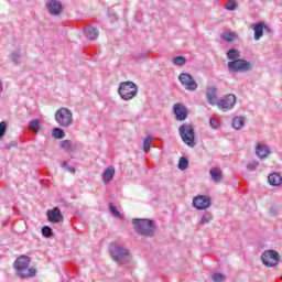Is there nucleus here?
Listing matches in <instances>:
<instances>
[{
	"label": "nucleus",
	"instance_id": "obj_9",
	"mask_svg": "<svg viewBox=\"0 0 282 282\" xmlns=\"http://www.w3.org/2000/svg\"><path fill=\"white\" fill-rule=\"evenodd\" d=\"M178 80L187 91H195L197 89V83L188 73H181L178 76Z\"/></svg>",
	"mask_w": 282,
	"mask_h": 282
},
{
	"label": "nucleus",
	"instance_id": "obj_16",
	"mask_svg": "<svg viewBox=\"0 0 282 282\" xmlns=\"http://www.w3.org/2000/svg\"><path fill=\"white\" fill-rule=\"evenodd\" d=\"M270 153H271V151H270V147L268 144L258 143L256 145V155L260 160H265L268 158V155H270Z\"/></svg>",
	"mask_w": 282,
	"mask_h": 282
},
{
	"label": "nucleus",
	"instance_id": "obj_24",
	"mask_svg": "<svg viewBox=\"0 0 282 282\" xmlns=\"http://www.w3.org/2000/svg\"><path fill=\"white\" fill-rule=\"evenodd\" d=\"M59 147L64 151H74V149H76V145H74V142H72V140L61 141Z\"/></svg>",
	"mask_w": 282,
	"mask_h": 282
},
{
	"label": "nucleus",
	"instance_id": "obj_25",
	"mask_svg": "<svg viewBox=\"0 0 282 282\" xmlns=\"http://www.w3.org/2000/svg\"><path fill=\"white\" fill-rule=\"evenodd\" d=\"M221 41H225L226 43H232L235 39H237V34L232 32H225L220 35Z\"/></svg>",
	"mask_w": 282,
	"mask_h": 282
},
{
	"label": "nucleus",
	"instance_id": "obj_35",
	"mask_svg": "<svg viewBox=\"0 0 282 282\" xmlns=\"http://www.w3.org/2000/svg\"><path fill=\"white\" fill-rule=\"evenodd\" d=\"M109 208H110V213H111V215H113V217H117L118 219H120V217H122V214L119 213L118 208H116V206H113V204L110 203Z\"/></svg>",
	"mask_w": 282,
	"mask_h": 282
},
{
	"label": "nucleus",
	"instance_id": "obj_36",
	"mask_svg": "<svg viewBox=\"0 0 282 282\" xmlns=\"http://www.w3.org/2000/svg\"><path fill=\"white\" fill-rule=\"evenodd\" d=\"M212 279L214 282H221V281H226V275H224V273H214L212 275Z\"/></svg>",
	"mask_w": 282,
	"mask_h": 282
},
{
	"label": "nucleus",
	"instance_id": "obj_39",
	"mask_svg": "<svg viewBox=\"0 0 282 282\" xmlns=\"http://www.w3.org/2000/svg\"><path fill=\"white\" fill-rule=\"evenodd\" d=\"M63 169H66L68 173H72L73 175L76 173V169L74 166H68L67 161H64L62 164Z\"/></svg>",
	"mask_w": 282,
	"mask_h": 282
},
{
	"label": "nucleus",
	"instance_id": "obj_4",
	"mask_svg": "<svg viewBox=\"0 0 282 282\" xmlns=\"http://www.w3.org/2000/svg\"><path fill=\"white\" fill-rule=\"evenodd\" d=\"M55 121L57 122L58 127L69 129V127L74 124V115L68 108L62 107L55 112Z\"/></svg>",
	"mask_w": 282,
	"mask_h": 282
},
{
	"label": "nucleus",
	"instance_id": "obj_43",
	"mask_svg": "<svg viewBox=\"0 0 282 282\" xmlns=\"http://www.w3.org/2000/svg\"><path fill=\"white\" fill-rule=\"evenodd\" d=\"M2 89H3V85L0 84V90H2Z\"/></svg>",
	"mask_w": 282,
	"mask_h": 282
},
{
	"label": "nucleus",
	"instance_id": "obj_23",
	"mask_svg": "<svg viewBox=\"0 0 282 282\" xmlns=\"http://www.w3.org/2000/svg\"><path fill=\"white\" fill-rule=\"evenodd\" d=\"M240 57H241V52H239V50L237 48H230L227 52V58L229 61H239Z\"/></svg>",
	"mask_w": 282,
	"mask_h": 282
},
{
	"label": "nucleus",
	"instance_id": "obj_40",
	"mask_svg": "<svg viewBox=\"0 0 282 282\" xmlns=\"http://www.w3.org/2000/svg\"><path fill=\"white\" fill-rule=\"evenodd\" d=\"M18 147H19V142L18 141H11V142H9V143H7L4 145V149L10 151V149H17Z\"/></svg>",
	"mask_w": 282,
	"mask_h": 282
},
{
	"label": "nucleus",
	"instance_id": "obj_17",
	"mask_svg": "<svg viewBox=\"0 0 282 282\" xmlns=\"http://www.w3.org/2000/svg\"><path fill=\"white\" fill-rule=\"evenodd\" d=\"M206 98H207V102L209 105H218L219 101H217V87L212 86L207 88V93H206Z\"/></svg>",
	"mask_w": 282,
	"mask_h": 282
},
{
	"label": "nucleus",
	"instance_id": "obj_21",
	"mask_svg": "<svg viewBox=\"0 0 282 282\" xmlns=\"http://www.w3.org/2000/svg\"><path fill=\"white\" fill-rule=\"evenodd\" d=\"M209 173L212 175L213 182H216V184L219 183L224 177L221 170L219 167L212 169Z\"/></svg>",
	"mask_w": 282,
	"mask_h": 282
},
{
	"label": "nucleus",
	"instance_id": "obj_26",
	"mask_svg": "<svg viewBox=\"0 0 282 282\" xmlns=\"http://www.w3.org/2000/svg\"><path fill=\"white\" fill-rule=\"evenodd\" d=\"M231 124H232L234 129H236V130L243 129V124H245L243 117L234 118Z\"/></svg>",
	"mask_w": 282,
	"mask_h": 282
},
{
	"label": "nucleus",
	"instance_id": "obj_27",
	"mask_svg": "<svg viewBox=\"0 0 282 282\" xmlns=\"http://www.w3.org/2000/svg\"><path fill=\"white\" fill-rule=\"evenodd\" d=\"M52 135L53 138H55L56 140H63V138H65V130L61 129V128H55L52 131Z\"/></svg>",
	"mask_w": 282,
	"mask_h": 282
},
{
	"label": "nucleus",
	"instance_id": "obj_44",
	"mask_svg": "<svg viewBox=\"0 0 282 282\" xmlns=\"http://www.w3.org/2000/svg\"><path fill=\"white\" fill-rule=\"evenodd\" d=\"M280 279H281V281H282V275H281V278H280Z\"/></svg>",
	"mask_w": 282,
	"mask_h": 282
},
{
	"label": "nucleus",
	"instance_id": "obj_10",
	"mask_svg": "<svg viewBox=\"0 0 282 282\" xmlns=\"http://www.w3.org/2000/svg\"><path fill=\"white\" fill-rule=\"evenodd\" d=\"M237 104V96L229 94L224 99H220L217 104L218 109L223 111H230Z\"/></svg>",
	"mask_w": 282,
	"mask_h": 282
},
{
	"label": "nucleus",
	"instance_id": "obj_29",
	"mask_svg": "<svg viewBox=\"0 0 282 282\" xmlns=\"http://www.w3.org/2000/svg\"><path fill=\"white\" fill-rule=\"evenodd\" d=\"M174 65L182 67V65H186V58L184 56H176L172 59Z\"/></svg>",
	"mask_w": 282,
	"mask_h": 282
},
{
	"label": "nucleus",
	"instance_id": "obj_22",
	"mask_svg": "<svg viewBox=\"0 0 282 282\" xmlns=\"http://www.w3.org/2000/svg\"><path fill=\"white\" fill-rule=\"evenodd\" d=\"M30 131H33L35 134L41 131V119H33L29 122Z\"/></svg>",
	"mask_w": 282,
	"mask_h": 282
},
{
	"label": "nucleus",
	"instance_id": "obj_5",
	"mask_svg": "<svg viewBox=\"0 0 282 282\" xmlns=\"http://www.w3.org/2000/svg\"><path fill=\"white\" fill-rule=\"evenodd\" d=\"M178 133L184 144H186L191 149L197 147V140L195 139V129L193 128V126L182 124L178 128Z\"/></svg>",
	"mask_w": 282,
	"mask_h": 282
},
{
	"label": "nucleus",
	"instance_id": "obj_41",
	"mask_svg": "<svg viewBox=\"0 0 282 282\" xmlns=\"http://www.w3.org/2000/svg\"><path fill=\"white\" fill-rule=\"evenodd\" d=\"M209 124L213 129H219V121H217L215 118L209 119Z\"/></svg>",
	"mask_w": 282,
	"mask_h": 282
},
{
	"label": "nucleus",
	"instance_id": "obj_14",
	"mask_svg": "<svg viewBox=\"0 0 282 282\" xmlns=\"http://www.w3.org/2000/svg\"><path fill=\"white\" fill-rule=\"evenodd\" d=\"M46 215L51 224H61V221H63V214L58 207H54L53 209L48 210Z\"/></svg>",
	"mask_w": 282,
	"mask_h": 282
},
{
	"label": "nucleus",
	"instance_id": "obj_3",
	"mask_svg": "<svg viewBox=\"0 0 282 282\" xmlns=\"http://www.w3.org/2000/svg\"><path fill=\"white\" fill-rule=\"evenodd\" d=\"M110 254L112 260L120 265H124L131 261V252H129V249L122 247V245H115L110 248Z\"/></svg>",
	"mask_w": 282,
	"mask_h": 282
},
{
	"label": "nucleus",
	"instance_id": "obj_7",
	"mask_svg": "<svg viewBox=\"0 0 282 282\" xmlns=\"http://www.w3.org/2000/svg\"><path fill=\"white\" fill-rule=\"evenodd\" d=\"M227 67L231 74H243L252 69V63L243 58H239L228 62Z\"/></svg>",
	"mask_w": 282,
	"mask_h": 282
},
{
	"label": "nucleus",
	"instance_id": "obj_38",
	"mask_svg": "<svg viewBox=\"0 0 282 282\" xmlns=\"http://www.w3.org/2000/svg\"><path fill=\"white\" fill-rule=\"evenodd\" d=\"M258 167H259V161H251L247 165L248 171H257Z\"/></svg>",
	"mask_w": 282,
	"mask_h": 282
},
{
	"label": "nucleus",
	"instance_id": "obj_18",
	"mask_svg": "<svg viewBox=\"0 0 282 282\" xmlns=\"http://www.w3.org/2000/svg\"><path fill=\"white\" fill-rule=\"evenodd\" d=\"M84 34L86 39H89V41H96V39H98L99 36L98 29L94 26H86L84 30Z\"/></svg>",
	"mask_w": 282,
	"mask_h": 282
},
{
	"label": "nucleus",
	"instance_id": "obj_12",
	"mask_svg": "<svg viewBox=\"0 0 282 282\" xmlns=\"http://www.w3.org/2000/svg\"><path fill=\"white\" fill-rule=\"evenodd\" d=\"M46 10L53 15L58 17L63 12V4L58 0H48L46 2Z\"/></svg>",
	"mask_w": 282,
	"mask_h": 282
},
{
	"label": "nucleus",
	"instance_id": "obj_28",
	"mask_svg": "<svg viewBox=\"0 0 282 282\" xmlns=\"http://www.w3.org/2000/svg\"><path fill=\"white\" fill-rule=\"evenodd\" d=\"M180 171H186L188 169V159L186 156H182L178 161Z\"/></svg>",
	"mask_w": 282,
	"mask_h": 282
},
{
	"label": "nucleus",
	"instance_id": "obj_31",
	"mask_svg": "<svg viewBox=\"0 0 282 282\" xmlns=\"http://www.w3.org/2000/svg\"><path fill=\"white\" fill-rule=\"evenodd\" d=\"M12 62L14 65H21V52L15 51L11 55Z\"/></svg>",
	"mask_w": 282,
	"mask_h": 282
},
{
	"label": "nucleus",
	"instance_id": "obj_37",
	"mask_svg": "<svg viewBox=\"0 0 282 282\" xmlns=\"http://www.w3.org/2000/svg\"><path fill=\"white\" fill-rule=\"evenodd\" d=\"M6 131H8V122L1 121L0 122V140L6 135Z\"/></svg>",
	"mask_w": 282,
	"mask_h": 282
},
{
	"label": "nucleus",
	"instance_id": "obj_30",
	"mask_svg": "<svg viewBox=\"0 0 282 282\" xmlns=\"http://www.w3.org/2000/svg\"><path fill=\"white\" fill-rule=\"evenodd\" d=\"M151 142H153L152 137H147L143 141V151L144 153H149V149H151Z\"/></svg>",
	"mask_w": 282,
	"mask_h": 282
},
{
	"label": "nucleus",
	"instance_id": "obj_13",
	"mask_svg": "<svg viewBox=\"0 0 282 282\" xmlns=\"http://www.w3.org/2000/svg\"><path fill=\"white\" fill-rule=\"evenodd\" d=\"M173 111L176 116V120L184 121L188 118V109L182 104H175Z\"/></svg>",
	"mask_w": 282,
	"mask_h": 282
},
{
	"label": "nucleus",
	"instance_id": "obj_42",
	"mask_svg": "<svg viewBox=\"0 0 282 282\" xmlns=\"http://www.w3.org/2000/svg\"><path fill=\"white\" fill-rule=\"evenodd\" d=\"M147 56H149V53H139L137 58H147Z\"/></svg>",
	"mask_w": 282,
	"mask_h": 282
},
{
	"label": "nucleus",
	"instance_id": "obj_11",
	"mask_svg": "<svg viewBox=\"0 0 282 282\" xmlns=\"http://www.w3.org/2000/svg\"><path fill=\"white\" fill-rule=\"evenodd\" d=\"M210 197L206 195H199L193 198V206L196 210H206L210 208Z\"/></svg>",
	"mask_w": 282,
	"mask_h": 282
},
{
	"label": "nucleus",
	"instance_id": "obj_20",
	"mask_svg": "<svg viewBox=\"0 0 282 282\" xmlns=\"http://www.w3.org/2000/svg\"><path fill=\"white\" fill-rule=\"evenodd\" d=\"M269 180V184H271V186H281L282 183V177L280 176L279 173H272L268 176Z\"/></svg>",
	"mask_w": 282,
	"mask_h": 282
},
{
	"label": "nucleus",
	"instance_id": "obj_6",
	"mask_svg": "<svg viewBox=\"0 0 282 282\" xmlns=\"http://www.w3.org/2000/svg\"><path fill=\"white\" fill-rule=\"evenodd\" d=\"M118 94L122 100H133L138 96V86L133 82H122L119 85Z\"/></svg>",
	"mask_w": 282,
	"mask_h": 282
},
{
	"label": "nucleus",
	"instance_id": "obj_1",
	"mask_svg": "<svg viewBox=\"0 0 282 282\" xmlns=\"http://www.w3.org/2000/svg\"><path fill=\"white\" fill-rule=\"evenodd\" d=\"M32 259L28 256H20L13 262V269L15 270L17 276L19 279H34L37 274L36 268L30 267Z\"/></svg>",
	"mask_w": 282,
	"mask_h": 282
},
{
	"label": "nucleus",
	"instance_id": "obj_8",
	"mask_svg": "<svg viewBox=\"0 0 282 282\" xmlns=\"http://www.w3.org/2000/svg\"><path fill=\"white\" fill-rule=\"evenodd\" d=\"M279 252L276 250H267L261 256V261L267 268L279 265Z\"/></svg>",
	"mask_w": 282,
	"mask_h": 282
},
{
	"label": "nucleus",
	"instance_id": "obj_34",
	"mask_svg": "<svg viewBox=\"0 0 282 282\" xmlns=\"http://www.w3.org/2000/svg\"><path fill=\"white\" fill-rule=\"evenodd\" d=\"M42 235L45 239H50L52 237V228L50 226L42 227Z\"/></svg>",
	"mask_w": 282,
	"mask_h": 282
},
{
	"label": "nucleus",
	"instance_id": "obj_2",
	"mask_svg": "<svg viewBox=\"0 0 282 282\" xmlns=\"http://www.w3.org/2000/svg\"><path fill=\"white\" fill-rule=\"evenodd\" d=\"M132 226H134L135 232L138 235H143V237H154L155 236V221L151 219H132Z\"/></svg>",
	"mask_w": 282,
	"mask_h": 282
},
{
	"label": "nucleus",
	"instance_id": "obj_19",
	"mask_svg": "<svg viewBox=\"0 0 282 282\" xmlns=\"http://www.w3.org/2000/svg\"><path fill=\"white\" fill-rule=\"evenodd\" d=\"M113 175H116V169L113 166H108L102 174L104 184H109V182L113 180Z\"/></svg>",
	"mask_w": 282,
	"mask_h": 282
},
{
	"label": "nucleus",
	"instance_id": "obj_32",
	"mask_svg": "<svg viewBox=\"0 0 282 282\" xmlns=\"http://www.w3.org/2000/svg\"><path fill=\"white\" fill-rule=\"evenodd\" d=\"M213 221V214L212 213H206L202 216L200 224L204 226L206 224H210Z\"/></svg>",
	"mask_w": 282,
	"mask_h": 282
},
{
	"label": "nucleus",
	"instance_id": "obj_15",
	"mask_svg": "<svg viewBox=\"0 0 282 282\" xmlns=\"http://www.w3.org/2000/svg\"><path fill=\"white\" fill-rule=\"evenodd\" d=\"M252 30L254 32V41H260L261 37H263V31L270 32V28L262 22H258L256 24H252Z\"/></svg>",
	"mask_w": 282,
	"mask_h": 282
},
{
	"label": "nucleus",
	"instance_id": "obj_33",
	"mask_svg": "<svg viewBox=\"0 0 282 282\" xmlns=\"http://www.w3.org/2000/svg\"><path fill=\"white\" fill-rule=\"evenodd\" d=\"M238 7H239V4H238L237 1H235V0H229V1L225 4V9H226V10H230V11L237 10Z\"/></svg>",
	"mask_w": 282,
	"mask_h": 282
}]
</instances>
